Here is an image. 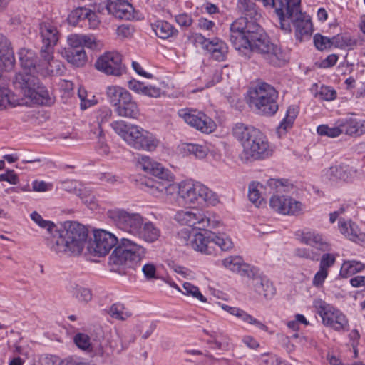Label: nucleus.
Segmentation results:
<instances>
[{
	"instance_id": "32",
	"label": "nucleus",
	"mask_w": 365,
	"mask_h": 365,
	"mask_svg": "<svg viewBox=\"0 0 365 365\" xmlns=\"http://www.w3.org/2000/svg\"><path fill=\"white\" fill-rule=\"evenodd\" d=\"M301 242L322 251H329L330 246L323 237L314 232H302Z\"/></svg>"
},
{
	"instance_id": "64",
	"label": "nucleus",
	"mask_w": 365,
	"mask_h": 365,
	"mask_svg": "<svg viewBox=\"0 0 365 365\" xmlns=\"http://www.w3.org/2000/svg\"><path fill=\"white\" fill-rule=\"evenodd\" d=\"M262 365H283L276 356L264 355L261 359Z\"/></svg>"
},
{
	"instance_id": "50",
	"label": "nucleus",
	"mask_w": 365,
	"mask_h": 365,
	"mask_svg": "<svg viewBox=\"0 0 365 365\" xmlns=\"http://www.w3.org/2000/svg\"><path fill=\"white\" fill-rule=\"evenodd\" d=\"M75 344L83 351H91L93 349V346L91 342L90 337L83 333H78L73 338Z\"/></svg>"
},
{
	"instance_id": "29",
	"label": "nucleus",
	"mask_w": 365,
	"mask_h": 365,
	"mask_svg": "<svg viewBox=\"0 0 365 365\" xmlns=\"http://www.w3.org/2000/svg\"><path fill=\"white\" fill-rule=\"evenodd\" d=\"M206 50L211 54L213 59L223 61L226 59L228 47L225 42L218 38L211 39L206 45Z\"/></svg>"
},
{
	"instance_id": "54",
	"label": "nucleus",
	"mask_w": 365,
	"mask_h": 365,
	"mask_svg": "<svg viewBox=\"0 0 365 365\" xmlns=\"http://www.w3.org/2000/svg\"><path fill=\"white\" fill-rule=\"evenodd\" d=\"M335 261V257L332 254H324L320 260L319 269L324 271H328V269L334 265Z\"/></svg>"
},
{
	"instance_id": "26",
	"label": "nucleus",
	"mask_w": 365,
	"mask_h": 365,
	"mask_svg": "<svg viewBox=\"0 0 365 365\" xmlns=\"http://www.w3.org/2000/svg\"><path fill=\"white\" fill-rule=\"evenodd\" d=\"M340 127L344 133L350 136H360L365 133V120L349 116L339 119Z\"/></svg>"
},
{
	"instance_id": "41",
	"label": "nucleus",
	"mask_w": 365,
	"mask_h": 365,
	"mask_svg": "<svg viewBox=\"0 0 365 365\" xmlns=\"http://www.w3.org/2000/svg\"><path fill=\"white\" fill-rule=\"evenodd\" d=\"M108 314L111 317L122 321L127 319L132 315V313L121 303H115L111 305Z\"/></svg>"
},
{
	"instance_id": "11",
	"label": "nucleus",
	"mask_w": 365,
	"mask_h": 365,
	"mask_svg": "<svg viewBox=\"0 0 365 365\" xmlns=\"http://www.w3.org/2000/svg\"><path fill=\"white\" fill-rule=\"evenodd\" d=\"M178 193L185 204L195 205L212 202L214 195L207 187L199 182L186 180L177 185Z\"/></svg>"
},
{
	"instance_id": "34",
	"label": "nucleus",
	"mask_w": 365,
	"mask_h": 365,
	"mask_svg": "<svg viewBox=\"0 0 365 365\" xmlns=\"http://www.w3.org/2000/svg\"><path fill=\"white\" fill-rule=\"evenodd\" d=\"M135 236H138L145 242H153L160 236V230L152 222H143V225L141 228H140L139 233L136 234Z\"/></svg>"
},
{
	"instance_id": "8",
	"label": "nucleus",
	"mask_w": 365,
	"mask_h": 365,
	"mask_svg": "<svg viewBox=\"0 0 365 365\" xmlns=\"http://www.w3.org/2000/svg\"><path fill=\"white\" fill-rule=\"evenodd\" d=\"M277 98L278 92L272 86L260 81L249 91L247 103L257 113L272 115L278 110Z\"/></svg>"
},
{
	"instance_id": "6",
	"label": "nucleus",
	"mask_w": 365,
	"mask_h": 365,
	"mask_svg": "<svg viewBox=\"0 0 365 365\" xmlns=\"http://www.w3.org/2000/svg\"><path fill=\"white\" fill-rule=\"evenodd\" d=\"M191 235L187 229H182L179 235L185 241L190 240V247L195 251L205 255H212L214 252V245H217L222 251H227L232 248L233 242L225 233L216 234L212 231L202 230Z\"/></svg>"
},
{
	"instance_id": "7",
	"label": "nucleus",
	"mask_w": 365,
	"mask_h": 365,
	"mask_svg": "<svg viewBox=\"0 0 365 365\" xmlns=\"http://www.w3.org/2000/svg\"><path fill=\"white\" fill-rule=\"evenodd\" d=\"M139 164L144 171L156 178L155 180L148 179L145 182L153 195L158 192L171 195L177 189V185L172 183L174 179L173 175L160 163L148 156L143 155L139 159Z\"/></svg>"
},
{
	"instance_id": "30",
	"label": "nucleus",
	"mask_w": 365,
	"mask_h": 365,
	"mask_svg": "<svg viewBox=\"0 0 365 365\" xmlns=\"http://www.w3.org/2000/svg\"><path fill=\"white\" fill-rule=\"evenodd\" d=\"M26 98H30L34 102L41 105L50 106L53 103V100L51 98L48 90L40 83L39 81L36 86H34L31 91H27Z\"/></svg>"
},
{
	"instance_id": "2",
	"label": "nucleus",
	"mask_w": 365,
	"mask_h": 365,
	"mask_svg": "<svg viewBox=\"0 0 365 365\" xmlns=\"http://www.w3.org/2000/svg\"><path fill=\"white\" fill-rule=\"evenodd\" d=\"M88 237L87 228L76 221H66L54 235L46 236L45 243L51 251L58 255H79Z\"/></svg>"
},
{
	"instance_id": "9",
	"label": "nucleus",
	"mask_w": 365,
	"mask_h": 365,
	"mask_svg": "<svg viewBox=\"0 0 365 365\" xmlns=\"http://www.w3.org/2000/svg\"><path fill=\"white\" fill-rule=\"evenodd\" d=\"M145 249L128 239L122 238L109 257L110 265L125 266L135 269V266L144 257Z\"/></svg>"
},
{
	"instance_id": "3",
	"label": "nucleus",
	"mask_w": 365,
	"mask_h": 365,
	"mask_svg": "<svg viewBox=\"0 0 365 365\" xmlns=\"http://www.w3.org/2000/svg\"><path fill=\"white\" fill-rule=\"evenodd\" d=\"M232 133L242 145L246 161L264 160L272 155V145L265 135L259 129L243 123H237Z\"/></svg>"
},
{
	"instance_id": "18",
	"label": "nucleus",
	"mask_w": 365,
	"mask_h": 365,
	"mask_svg": "<svg viewBox=\"0 0 365 365\" xmlns=\"http://www.w3.org/2000/svg\"><path fill=\"white\" fill-rule=\"evenodd\" d=\"M175 220L181 225H186L199 230L210 227L211 223L210 218L197 210L195 212L178 211L175 215Z\"/></svg>"
},
{
	"instance_id": "36",
	"label": "nucleus",
	"mask_w": 365,
	"mask_h": 365,
	"mask_svg": "<svg viewBox=\"0 0 365 365\" xmlns=\"http://www.w3.org/2000/svg\"><path fill=\"white\" fill-rule=\"evenodd\" d=\"M339 229L341 233L345 235L349 240L355 242L361 240L362 235L355 224H347L346 222L339 220Z\"/></svg>"
},
{
	"instance_id": "5",
	"label": "nucleus",
	"mask_w": 365,
	"mask_h": 365,
	"mask_svg": "<svg viewBox=\"0 0 365 365\" xmlns=\"http://www.w3.org/2000/svg\"><path fill=\"white\" fill-rule=\"evenodd\" d=\"M280 28L285 33L291 31V23L295 28V36L300 41L304 38H309L312 34V24L301 10V0H289L284 7L283 16H278Z\"/></svg>"
},
{
	"instance_id": "58",
	"label": "nucleus",
	"mask_w": 365,
	"mask_h": 365,
	"mask_svg": "<svg viewBox=\"0 0 365 365\" xmlns=\"http://www.w3.org/2000/svg\"><path fill=\"white\" fill-rule=\"evenodd\" d=\"M6 181L9 184L16 185L19 182V177L13 170H7L6 173L0 174V182Z\"/></svg>"
},
{
	"instance_id": "43",
	"label": "nucleus",
	"mask_w": 365,
	"mask_h": 365,
	"mask_svg": "<svg viewBox=\"0 0 365 365\" xmlns=\"http://www.w3.org/2000/svg\"><path fill=\"white\" fill-rule=\"evenodd\" d=\"M317 133L322 136L336 138L344 133L342 127H340L339 119L336 122L334 127H329L327 125H321L317 127Z\"/></svg>"
},
{
	"instance_id": "24",
	"label": "nucleus",
	"mask_w": 365,
	"mask_h": 365,
	"mask_svg": "<svg viewBox=\"0 0 365 365\" xmlns=\"http://www.w3.org/2000/svg\"><path fill=\"white\" fill-rule=\"evenodd\" d=\"M36 73L31 72H19L16 73L13 79V85L16 91H19L24 96H27V91H31L34 86H36L39 79L35 76Z\"/></svg>"
},
{
	"instance_id": "63",
	"label": "nucleus",
	"mask_w": 365,
	"mask_h": 365,
	"mask_svg": "<svg viewBox=\"0 0 365 365\" xmlns=\"http://www.w3.org/2000/svg\"><path fill=\"white\" fill-rule=\"evenodd\" d=\"M145 86L143 83L137 80L132 79L128 81V88L137 93H142L145 89Z\"/></svg>"
},
{
	"instance_id": "47",
	"label": "nucleus",
	"mask_w": 365,
	"mask_h": 365,
	"mask_svg": "<svg viewBox=\"0 0 365 365\" xmlns=\"http://www.w3.org/2000/svg\"><path fill=\"white\" fill-rule=\"evenodd\" d=\"M207 343L210 345V348L218 350H228L232 346L229 337L221 332L215 341H207Z\"/></svg>"
},
{
	"instance_id": "4",
	"label": "nucleus",
	"mask_w": 365,
	"mask_h": 365,
	"mask_svg": "<svg viewBox=\"0 0 365 365\" xmlns=\"http://www.w3.org/2000/svg\"><path fill=\"white\" fill-rule=\"evenodd\" d=\"M110 126L129 145L136 150L151 152L159 145V140L151 133L136 125L120 120L113 121Z\"/></svg>"
},
{
	"instance_id": "28",
	"label": "nucleus",
	"mask_w": 365,
	"mask_h": 365,
	"mask_svg": "<svg viewBox=\"0 0 365 365\" xmlns=\"http://www.w3.org/2000/svg\"><path fill=\"white\" fill-rule=\"evenodd\" d=\"M222 308L230 314L235 316L243 322L255 325L262 331H268V327L266 324L257 319L245 310L238 307H232L225 304L222 305Z\"/></svg>"
},
{
	"instance_id": "31",
	"label": "nucleus",
	"mask_w": 365,
	"mask_h": 365,
	"mask_svg": "<svg viewBox=\"0 0 365 365\" xmlns=\"http://www.w3.org/2000/svg\"><path fill=\"white\" fill-rule=\"evenodd\" d=\"M351 170L349 165L341 164L330 167L326 170L325 175L331 182L348 181L351 178Z\"/></svg>"
},
{
	"instance_id": "42",
	"label": "nucleus",
	"mask_w": 365,
	"mask_h": 365,
	"mask_svg": "<svg viewBox=\"0 0 365 365\" xmlns=\"http://www.w3.org/2000/svg\"><path fill=\"white\" fill-rule=\"evenodd\" d=\"M30 217L40 227L47 230L48 236L54 235L57 226L52 221L43 220L42 216L36 211H34L31 213Z\"/></svg>"
},
{
	"instance_id": "40",
	"label": "nucleus",
	"mask_w": 365,
	"mask_h": 365,
	"mask_svg": "<svg viewBox=\"0 0 365 365\" xmlns=\"http://www.w3.org/2000/svg\"><path fill=\"white\" fill-rule=\"evenodd\" d=\"M331 38V46H335L340 48H353L356 46V41L352 39L347 35L338 34L332 36Z\"/></svg>"
},
{
	"instance_id": "55",
	"label": "nucleus",
	"mask_w": 365,
	"mask_h": 365,
	"mask_svg": "<svg viewBox=\"0 0 365 365\" xmlns=\"http://www.w3.org/2000/svg\"><path fill=\"white\" fill-rule=\"evenodd\" d=\"M318 95L322 100L332 101L336 98V92L329 86H322Z\"/></svg>"
},
{
	"instance_id": "19",
	"label": "nucleus",
	"mask_w": 365,
	"mask_h": 365,
	"mask_svg": "<svg viewBox=\"0 0 365 365\" xmlns=\"http://www.w3.org/2000/svg\"><path fill=\"white\" fill-rule=\"evenodd\" d=\"M269 205L273 210L283 215H297L302 210V202L284 195L272 196L269 200Z\"/></svg>"
},
{
	"instance_id": "59",
	"label": "nucleus",
	"mask_w": 365,
	"mask_h": 365,
	"mask_svg": "<svg viewBox=\"0 0 365 365\" xmlns=\"http://www.w3.org/2000/svg\"><path fill=\"white\" fill-rule=\"evenodd\" d=\"M328 276V271H324L319 269V271L314 274L312 279V284L315 287H321Z\"/></svg>"
},
{
	"instance_id": "10",
	"label": "nucleus",
	"mask_w": 365,
	"mask_h": 365,
	"mask_svg": "<svg viewBox=\"0 0 365 365\" xmlns=\"http://www.w3.org/2000/svg\"><path fill=\"white\" fill-rule=\"evenodd\" d=\"M106 96L118 115L130 119H138L140 116L137 103L125 88L118 86H108Z\"/></svg>"
},
{
	"instance_id": "17",
	"label": "nucleus",
	"mask_w": 365,
	"mask_h": 365,
	"mask_svg": "<svg viewBox=\"0 0 365 365\" xmlns=\"http://www.w3.org/2000/svg\"><path fill=\"white\" fill-rule=\"evenodd\" d=\"M38 30L42 43L40 53L53 51L61 36L57 24L50 19L43 20L39 23Z\"/></svg>"
},
{
	"instance_id": "13",
	"label": "nucleus",
	"mask_w": 365,
	"mask_h": 365,
	"mask_svg": "<svg viewBox=\"0 0 365 365\" xmlns=\"http://www.w3.org/2000/svg\"><path fill=\"white\" fill-rule=\"evenodd\" d=\"M314 307L325 326L338 331L348 330V320L340 310L322 299L315 300Z\"/></svg>"
},
{
	"instance_id": "60",
	"label": "nucleus",
	"mask_w": 365,
	"mask_h": 365,
	"mask_svg": "<svg viewBox=\"0 0 365 365\" xmlns=\"http://www.w3.org/2000/svg\"><path fill=\"white\" fill-rule=\"evenodd\" d=\"M142 271L148 279L157 278L156 267L152 263H148L143 266Z\"/></svg>"
},
{
	"instance_id": "49",
	"label": "nucleus",
	"mask_w": 365,
	"mask_h": 365,
	"mask_svg": "<svg viewBox=\"0 0 365 365\" xmlns=\"http://www.w3.org/2000/svg\"><path fill=\"white\" fill-rule=\"evenodd\" d=\"M267 185L272 190H277V191L287 192L289 190V187L291 188L293 187L292 184H291L288 180L287 179H274L271 178L267 180Z\"/></svg>"
},
{
	"instance_id": "22",
	"label": "nucleus",
	"mask_w": 365,
	"mask_h": 365,
	"mask_svg": "<svg viewBox=\"0 0 365 365\" xmlns=\"http://www.w3.org/2000/svg\"><path fill=\"white\" fill-rule=\"evenodd\" d=\"M108 12L116 19L121 20H133L135 17V10L127 0L111 1L106 4Z\"/></svg>"
},
{
	"instance_id": "16",
	"label": "nucleus",
	"mask_w": 365,
	"mask_h": 365,
	"mask_svg": "<svg viewBox=\"0 0 365 365\" xmlns=\"http://www.w3.org/2000/svg\"><path fill=\"white\" fill-rule=\"evenodd\" d=\"M118 238L113 233L104 230L94 232V240L88 246V252L97 257H103L117 245Z\"/></svg>"
},
{
	"instance_id": "38",
	"label": "nucleus",
	"mask_w": 365,
	"mask_h": 365,
	"mask_svg": "<svg viewBox=\"0 0 365 365\" xmlns=\"http://www.w3.org/2000/svg\"><path fill=\"white\" fill-rule=\"evenodd\" d=\"M68 36L71 38L72 43H77L83 48L86 47L93 49L97 47L96 38L93 35L71 34Z\"/></svg>"
},
{
	"instance_id": "45",
	"label": "nucleus",
	"mask_w": 365,
	"mask_h": 365,
	"mask_svg": "<svg viewBox=\"0 0 365 365\" xmlns=\"http://www.w3.org/2000/svg\"><path fill=\"white\" fill-rule=\"evenodd\" d=\"M89 9L79 7L73 10L68 16V21L71 25H76L79 21H85L89 14Z\"/></svg>"
},
{
	"instance_id": "48",
	"label": "nucleus",
	"mask_w": 365,
	"mask_h": 365,
	"mask_svg": "<svg viewBox=\"0 0 365 365\" xmlns=\"http://www.w3.org/2000/svg\"><path fill=\"white\" fill-rule=\"evenodd\" d=\"M182 288L183 290H181L182 294L196 298L202 302H207V298L201 294L199 288L192 284L190 282H184Z\"/></svg>"
},
{
	"instance_id": "15",
	"label": "nucleus",
	"mask_w": 365,
	"mask_h": 365,
	"mask_svg": "<svg viewBox=\"0 0 365 365\" xmlns=\"http://www.w3.org/2000/svg\"><path fill=\"white\" fill-rule=\"evenodd\" d=\"M96 68L106 75L120 76L125 72L122 63V56L116 51H108L102 54L95 63Z\"/></svg>"
},
{
	"instance_id": "21",
	"label": "nucleus",
	"mask_w": 365,
	"mask_h": 365,
	"mask_svg": "<svg viewBox=\"0 0 365 365\" xmlns=\"http://www.w3.org/2000/svg\"><path fill=\"white\" fill-rule=\"evenodd\" d=\"M67 46L61 51V56L73 66L83 67L88 60L84 48L77 43H72L71 38L68 36L67 37Z\"/></svg>"
},
{
	"instance_id": "39",
	"label": "nucleus",
	"mask_w": 365,
	"mask_h": 365,
	"mask_svg": "<svg viewBox=\"0 0 365 365\" xmlns=\"http://www.w3.org/2000/svg\"><path fill=\"white\" fill-rule=\"evenodd\" d=\"M298 114L297 109L294 107H289L287 110L285 118L282 120L279 127L277 128V133L281 135L287 133V129L292 127Z\"/></svg>"
},
{
	"instance_id": "44",
	"label": "nucleus",
	"mask_w": 365,
	"mask_h": 365,
	"mask_svg": "<svg viewBox=\"0 0 365 365\" xmlns=\"http://www.w3.org/2000/svg\"><path fill=\"white\" fill-rule=\"evenodd\" d=\"M71 292L79 302L86 304L90 302L92 299L91 291L78 284H75L71 287Z\"/></svg>"
},
{
	"instance_id": "20",
	"label": "nucleus",
	"mask_w": 365,
	"mask_h": 365,
	"mask_svg": "<svg viewBox=\"0 0 365 365\" xmlns=\"http://www.w3.org/2000/svg\"><path fill=\"white\" fill-rule=\"evenodd\" d=\"M42 58V63L38 65L40 75L47 76H62L65 73V67L62 62L53 58V51L40 53Z\"/></svg>"
},
{
	"instance_id": "57",
	"label": "nucleus",
	"mask_w": 365,
	"mask_h": 365,
	"mask_svg": "<svg viewBox=\"0 0 365 365\" xmlns=\"http://www.w3.org/2000/svg\"><path fill=\"white\" fill-rule=\"evenodd\" d=\"M175 22L181 27L187 28L192 24V17L186 13L180 14L175 16Z\"/></svg>"
},
{
	"instance_id": "1",
	"label": "nucleus",
	"mask_w": 365,
	"mask_h": 365,
	"mask_svg": "<svg viewBox=\"0 0 365 365\" xmlns=\"http://www.w3.org/2000/svg\"><path fill=\"white\" fill-rule=\"evenodd\" d=\"M237 9L244 15L230 26V41L236 50L255 52L270 65L281 67L288 56L279 46L271 42L264 29L256 21L260 14L252 0H237Z\"/></svg>"
},
{
	"instance_id": "37",
	"label": "nucleus",
	"mask_w": 365,
	"mask_h": 365,
	"mask_svg": "<svg viewBox=\"0 0 365 365\" xmlns=\"http://www.w3.org/2000/svg\"><path fill=\"white\" fill-rule=\"evenodd\" d=\"M93 117L96 119L98 130V135L101 137L103 135V129L101 125L103 123L108 122L112 116V110L108 106H102L99 109L93 113Z\"/></svg>"
},
{
	"instance_id": "53",
	"label": "nucleus",
	"mask_w": 365,
	"mask_h": 365,
	"mask_svg": "<svg viewBox=\"0 0 365 365\" xmlns=\"http://www.w3.org/2000/svg\"><path fill=\"white\" fill-rule=\"evenodd\" d=\"M294 255L312 261H318L319 258V254L309 248H297L294 250Z\"/></svg>"
},
{
	"instance_id": "51",
	"label": "nucleus",
	"mask_w": 365,
	"mask_h": 365,
	"mask_svg": "<svg viewBox=\"0 0 365 365\" xmlns=\"http://www.w3.org/2000/svg\"><path fill=\"white\" fill-rule=\"evenodd\" d=\"M185 150L187 151L188 153L200 159L204 158L207 154V148L199 144H187Z\"/></svg>"
},
{
	"instance_id": "52",
	"label": "nucleus",
	"mask_w": 365,
	"mask_h": 365,
	"mask_svg": "<svg viewBox=\"0 0 365 365\" xmlns=\"http://www.w3.org/2000/svg\"><path fill=\"white\" fill-rule=\"evenodd\" d=\"M313 41L315 47L319 51H324L331 47V38L319 33L314 36Z\"/></svg>"
},
{
	"instance_id": "56",
	"label": "nucleus",
	"mask_w": 365,
	"mask_h": 365,
	"mask_svg": "<svg viewBox=\"0 0 365 365\" xmlns=\"http://www.w3.org/2000/svg\"><path fill=\"white\" fill-rule=\"evenodd\" d=\"M10 91L4 86H0V109L5 108L11 104L10 99Z\"/></svg>"
},
{
	"instance_id": "23",
	"label": "nucleus",
	"mask_w": 365,
	"mask_h": 365,
	"mask_svg": "<svg viewBox=\"0 0 365 365\" xmlns=\"http://www.w3.org/2000/svg\"><path fill=\"white\" fill-rule=\"evenodd\" d=\"M18 55L21 66L25 71L40 74L38 65L42 63V58H39L35 51L31 49L21 48L19 51Z\"/></svg>"
},
{
	"instance_id": "25",
	"label": "nucleus",
	"mask_w": 365,
	"mask_h": 365,
	"mask_svg": "<svg viewBox=\"0 0 365 365\" xmlns=\"http://www.w3.org/2000/svg\"><path fill=\"white\" fill-rule=\"evenodd\" d=\"M222 262L225 267L238 273L241 276H247V277L255 276L256 268L244 263L242 258L240 256H230L224 259Z\"/></svg>"
},
{
	"instance_id": "27",
	"label": "nucleus",
	"mask_w": 365,
	"mask_h": 365,
	"mask_svg": "<svg viewBox=\"0 0 365 365\" xmlns=\"http://www.w3.org/2000/svg\"><path fill=\"white\" fill-rule=\"evenodd\" d=\"M252 285L255 292L266 299H271L276 292L273 284L266 277L259 274L258 269H255V276H251Z\"/></svg>"
},
{
	"instance_id": "46",
	"label": "nucleus",
	"mask_w": 365,
	"mask_h": 365,
	"mask_svg": "<svg viewBox=\"0 0 365 365\" xmlns=\"http://www.w3.org/2000/svg\"><path fill=\"white\" fill-rule=\"evenodd\" d=\"M259 188H263V185L260 182H252L249 185L248 197L249 200L257 206L261 204L264 199L262 197Z\"/></svg>"
},
{
	"instance_id": "33",
	"label": "nucleus",
	"mask_w": 365,
	"mask_h": 365,
	"mask_svg": "<svg viewBox=\"0 0 365 365\" xmlns=\"http://www.w3.org/2000/svg\"><path fill=\"white\" fill-rule=\"evenodd\" d=\"M152 29L156 36L162 39H168L170 37H175L178 31L171 24L164 20H157L152 24Z\"/></svg>"
},
{
	"instance_id": "62",
	"label": "nucleus",
	"mask_w": 365,
	"mask_h": 365,
	"mask_svg": "<svg viewBox=\"0 0 365 365\" xmlns=\"http://www.w3.org/2000/svg\"><path fill=\"white\" fill-rule=\"evenodd\" d=\"M95 354L101 357L103 360H106L110 357V349L106 345L100 344L99 346L95 350Z\"/></svg>"
},
{
	"instance_id": "12",
	"label": "nucleus",
	"mask_w": 365,
	"mask_h": 365,
	"mask_svg": "<svg viewBox=\"0 0 365 365\" xmlns=\"http://www.w3.org/2000/svg\"><path fill=\"white\" fill-rule=\"evenodd\" d=\"M107 216L118 229L134 236L139 233L143 225V217L140 214L129 212L123 209L108 210Z\"/></svg>"
},
{
	"instance_id": "61",
	"label": "nucleus",
	"mask_w": 365,
	"mask_h": 365,
	"mask_svg": "<svg viewBox=\"0 0 365 365\" xmlns=\"http://www.w3.org/2000/svg\"><path fill=\"white\" fill-rule=\"evenodd\" d=\"M143 94L151 98H158L161 96L162 91L156 86H145Z\"/></svg>"
},
{
	"instance_id": "35",
	"label": "nucleus",
	"mask_w": 365,
	"mask_h": 365,
	"mask_svg": "<svg viewBox=\"0 0 365 365\" xmlns=\"http://www.w3.org/2000/svg\"><path fill=\"white\" fill-rule=\"evenodd\" d=\"M365 268V264L359 261H344L341 267L339 275L342 278H348L356 273L360 272Z\"/></svg>"
},
{
	"instance_id": "14",
	"label": "nucleus",
	"mask_w": 365,
	"mask_h": 365,
	"mask_svg": "<svg viewBox=\"0 0 365 365\" xmlns=\"http://www.w3.org/2000/svg\"><path fill=\"white\" fill-rule=\"evenodd\" d=\"M178 115L190 126L205 133H210L215 129V122L201 111L192 108L180 109Z\"/></svg>"
}]
</instances>
